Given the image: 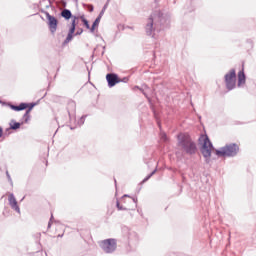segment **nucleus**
Instances as JSON below:
<instances>
[{
    "label": "nucleus",
    "instance_id": "1",
    "mask_svg": "<svg viewBox=\"0 0 256 256\" xmlns=\"http://www.w3.org/2000/svg\"><path fill=\"white\" fill-rule=\"evenodd\" d=\"M177 141V147L184 153H187V155H195L197 153V144H195L189 134H178Z\"/></svg>",
    "mask_w": 256,
    "mask_h": 256
},
{
    "label": "nucleus",
    "instance_id": "2",
    "mask_svg": "<svg viewBox=\"0 0 256 256\" xmlns=\"http://www.w3.org/2000/svg\"><path fill=\"white\" fill-rule=\"evenodd\" d=\"M198 145L200 146V151L205 157V159H209L211 157V153H213V143H211V140L209 139V136L207 134L200 135L198 139Z\"/></svg>",
    "mask_w": 256,
    "mask_h": 256
},
{
    "label": "nucleus",
    "instance_id": "3",
    "mask_svg": "<svg viewBox=\"0 0 256 256\" xmlns=\"http://www.w3.org/2000/svg\"><path fill=\"white\" fill-rule=\"evenodd\" d=\"M79 19H81V21L84 23V26L86 27V29L91 30V26H89V21H87V19H85V16H73L72 23L70 25L69 32L66 37L65 43H69V41H71L73 39V33H75V28L77 27V23H79Z\"/></svg>",
    "mask_w": 256,
    "mask_h": 256
},
{
    "label": "nucleus",
    "instance_id": "4",
    "mask_svg": "<svg viewBox=\"0 0 256 256\" xmlns=\"http://www.w3.org/2000/svg\"><path fill=\"white\" fill-rule=\"evenodd\" d=\"M237 153H239V146L236 144H229L216 150L218 157H235Z\"/></svg>",
    "mask_w": 256,
    "mask_h": 256
},
{
    "label": "nucleus",
    "instance_id": "5",
    "mask_svg": "<svg viewBox=\"0 0 256 256\" xmlns=\"http://www.w3.org/2000/svg\"><path fill=\"white\" fill-rule=\"evenodd\" d=\"M236 81H237V74L235 73V69H232L229 71V73L225 75V83L229 91H231L232 89H235Z\"/></svg>",
    "mask_w": 256,
    "mask_h": 256
},
{
    "label": "nucleus",
    "instance_id": "6",
    "mask_svg": "<svg viewBox=\"0 0 256 256\" xmlns=\"http://www.w3.org/2000/svg\"><path fill=\"white\" fill-rule=\"evenodd\" d=\"M117 208L119 211H127L131 209V205H135V200L133 198L124 196L121 200V203L117 201Z\"/></svg>",
    "mask_w": 256,
    "mask_h": 256
},
{
    "label": "nucleus",
    "instance_id": "7",
    "mask_svg": "<svg viewBox=\"0 0 256 256\" xmlns=\"http://www.w3.org/2000/svg\"><path fill=\"white\" fill-rule=\"evenodd\" d=\"M101 247L105 253H113L117 249V241L115 239H106L101 242Z\"/></svg>",
    "mask_w": 256,
    "mask_h": 256
},
{
    "label": "nucleus",
    "instance_id": "8",
    "mask_svg": "<svg viewBox=\"0 0 256 256\" xmlns=\"http://www.w3.org/2000/svg\"><path fill=\"white\" fill-rule=\"evenodd\" d=\"M106 80L108 82V87H115L117 83H121V79L117 74L109 73L106 75Z\"/></svg>",
    "mask_w": 256,
    "mask_h": 256
},
{
    "label": "nucleus",
    "instance_id": "9",
    "mask_svg": "<svg viewBox=\"0 0 256 256\" xmlns=\"http://www.w3.org/2000/svg\"><path fill=\"white\" fill-rule=\"evenodd\" d=\"M47 19H48V27L51 31V33H55V31H57V25H58V21L57 18H55V16H51L50 14H47Z\"/></svg>",
    "mask_w": 256,
    "mask_h": 256
},
{
    "label": "nucleus",
    "instance_id": "10",
    "mask_svg": "<svg viewBox=\"0 0 256 256\" xmlns=\"http://www.w3.org/2000/svg\"><path fill=\"white\" fill-rule=\"evenodd\" d=\"M9 205L16 211V213H21V209L19 208V205L17 204V199H15V196L13 194H10L8 197Z\"/></svg>",
    "mask_w": 256,
    "mask_h": 256
},
{
    "label": "nucleus",
    "instance_id": "11",
    "mask_svg": "<svg viewBox=\"0 0 256 256\" xmlns=\"http://www.w3.org/2000/svg\"><path fill=\"white\" fill-rule=\"evenodd\" d=\"M245 85V69L242 68V71L238 73V86Z\"/></svg>",
    "mask_w": 256,
    "mask_h": 256
},
{
    "label": "nucleus",
    "instance_id": "12",
    "mask_svg": "<svg viewBox=\"0 0 256 256\" xmlns=\"http://www.w3.org/2000/svg\"><path fill=\"white\" fill-rule=\"evenodd\" d=\"M10 107L13 111H23L29 107V104L21 103L19 106L11 105Z\"/></svg>",
    "mask_w": 256,
    "mask_h": 256
},
{
    "label": "nucleus",
    "instance_id": "13",
    "mask_svg": "<svg viewBox=\"0 0 256 256\" xmlns=\"http://www.w3.org/2000/svg\"><path fill=\"white\" fill-rule=\"evenodd\" d=\"M61 16L64 18V19H71V17L73 18L71 12L67 9H64L62 12H61Z\"/></svg>",
    "mask_w": 256,
    "mask_h": 256
},
{
    "label": "nucleus",
    "instance_id": "14",
    "mask_svg": "<svg viewBox=\"0 0 256 256\" xmlns=\"http://www.w3.org/2000/svg\"><path fill=\"white\" fill-rule=\"evenodd\" d=\"M100 22H101V17L96 18V20L93 22L92 27L90 28L91 33H95V28L99 27Z\"/></svg>",
    "mask_w": 256,
    "mask_h": 256
},
{
    "label": "nucleus",
    "instance_id": "15",
    "mask_svg": "<svg viewBox=\"0 0 256 256\" xmlns=\"http://www.w3.org/2000/svg\"><path fill=\"white\" fill-rule=\"evenodd\" d=\"M21 128V123L12 121L10 123V129H13L14 131Z\"/></svg>",
    "mask_w": 256,
    "mask_h": 256
},
{
    "label": "nucleus",
    "instance_id": "16",
    "mask_svg": "<svg viewBox=\"0 0 256 256\" xmlns=\"http://www.w3.org/2000/svg\"><path fill=\"white\" fill-rule=\"evenodd\" d=\"M31 109L32 108H29L27 111H26V113L24 114V119H25V123H27L28 121H29V115H30V113H31Z\"/></svg>",
    "mask_w": 256,
    "mask_h": 256
},
{
    "label": "nucleus",
    "instance_id": "17",
    "mask_svg": "<svg viewBox=\"0 0 256 256\" xmlns=\"http://www.w3.org/2000/svg\"><path fill=\"white\" fill-rule=\"evenodd\" d=\"M149 23L150 24L147 25V30L151 34V29H153V18H149Z\"/></svg>",
    "mask_w": 256,
    "mask_h": 256
},
{
    "label": "nucleus",
    "instance_id": "18",
    "mask_svg": "<svg viewBox=\"0 0 256 256\" xmlns=\"http://www.w3.org/2000/svg\"><path fill=\"white\" fill-rule=\"evenodd\" d=\"M160 137H161L162 141H167V134L161 133Z\"/></svg>",
    "mask_w": 256,
    "mask_h": 256
},
{
    "label": "nucleus",
    "instance_id": "19",
    "mask_svg": "<svg viewBox=\"0 0 256 256\" xmlns=\"http://www.w3.org/2000/svg\"><path fill=\"white\" fill-rule=\"evenodd\" d=\"M153 175H155V172H152L151 175H149V176L145 179V181H147L148 179H150Z\"/></svg>",
    "mask_w": 256,
    "mask_h": 256
},
{
    "label": "nucleus",
    "instance_id": "20",
    "mask_svg": "<svg viewBox=\"0 0 256 256\" xmlns=\"http://www.w3.org/2000/svg\"><path fill=\"white\" fill-rule=\"evenodd\" d=\"M88 11L93 12V6L92 5L88 6Z\"/></svg>",
    "mask_w": 256,
    "mask_h": 256
},
{
    "label": "nucleus",
    "instance_id": "21",
    "mask_svg": "<svg viewBox=\"0 0 256 256\" xmlns=\"http://www.w3.org/2000/svg\"><path fill=\"white\" fill-rule=\"evenodd\" d=\"M81 33H83V29H80L76 32V35H81Z\"/></svg>",
    "mask_w": 256,
    "mask_h": 256
},
{
    "label": "nucleus",
    "instance_id": "22",
    "mask_svg": "<svg viewBox=\"0 0 256 256\" xmlns=\"http://www.w3.org/2000/svg\"><path fill=\"white\" fill-rule=\"evenodd\" d=\"M0 137H3V128L0 127Z\"/></svg>",
    "mask_w": 256,
    "mask_h": 256
}]
</instances>
